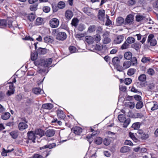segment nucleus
I'll list each match as a JSON object with an SVG mask.
<instances>
[{
  "label": "nucleus",
  "instance_id": "obj_1",
  "mask_svg": "<svg viewBox=\"0 0 158 158\" xmlns=\"http://www.w3.org/2000/svg\"><path fill=\"white\" fill-rule=\"evenodd\" d=\"M52 33V35L56 36V39L58 40L63 41L67 38L66 33L64 32L60 31L59 29L53 30Z\"/></svg>",
  "mask_w": 158,
  "mask_h": 158
},
{
  "label": "nucleus",
  "instance_id": "obj_2",
  "mask_svg": "<svg viewBox=\"0 0 158 158\" xmlns=\"http://www.w3.org/2000/svg\"><path fill=\"white\" fill-rule=\"evenodd\" d=\"M118 119L120 122L124 123L123 127H127L130 122V119L129 118L126 119L125 116L124 114H120L118 116Z\"/></svg>",
  "mask_w": 158,
  "mask_h": 158
},
{
  "label": "nucleus",
  "instance_id": "obj_3",
  "mask_svg": "<svg viewBox=\"0 0 158 158\" xmlns=\"http://www.w3.org/2000/svg\"><path fill=\"white\" fill-rule=\"evenodd\" d=\"M27 135L28 139L33 143H35L36 140L37 142L39 141L37 138V137L35 135L34 131H29L27 133Z\"/></svg>",
  "mask_w": 158,
  "mask_h": 158
},
{
  "label": "nucleus",
  "instance_id": "obj_4",
  "mask_svg": "<svg viewBox=\"0 0 158 158\" xmlns=\"http://www.w3.org/2000/svg\"><path fill=\"white\" fill-rule=\"evenodd\" d=\"M137 134L138 137L142 140H145L149 137L148 134L146 133L142 130H138Z\"/></svg>",
  "mask_w": 158,
  "mask_h": 158
},
{
  "label": "nucleus",
  "instance_id": "obj_5",
  "mask_svg": "<svg viewBox=\"0 0 158 158\" xmlns=\"http://www.w3.org/2000/svg\"><path fill=\"white\" fill-rule=\"evenodd\" d=\"M49 24L52 28L57 27L59 24V21L58 19L55 18L51 19L49 21Z\"/></svg>",
  "mask_w": 158,
  "mask_h": 158
},
{
  "label": "nucleus",
  "instance_id": "obj_6",
  "mask_svg": "<svg viewBox=\"0 0 158 158\" xmlns=\"http://www.w3.org/2000/svg\"><path fill=\"white\" fill-rule=\"evenodd\" d=\"M113 64L118 71L119 70L120 66V60L118 57H114L112 60Z\"/></svg>",
  "mask_w": 158,
  "mask_h": 158
},
{
  "label": "nucleus",
  "instance_id": "obj_7",
  "mask_svg": "<svg viewBox=\"0 0 158 158\" xmlns=\"http://www.w3.org/2000/svg\"><path fill=\"white\" fill-rule=\"evenodd\" d=\"M134 20L133 16L131 14L127 15L125 20V25H131L132 23Z\"/></svg>",
  "mask_w": 158,
  "mask_h": 158
},
{
  "label": "nucleus",
  "instance_id": "obj_8",
  "mask_svg": "<svg viewBox=\"0 0 158 158\" xmlns=\"http://www.w3.org/2000/svg\"><path fill=\"white\" fill-rule=\"evenodd\" d=\"M35 134L37 137V139L42 137L44 135V131L41 129H38L35 130L34 132Z\"/></svg>",
  "mask_w": 158,
  "mask_h": 158
},
{
  "label": "nucleus",
  "instance_id": "obj_9",
  "mask_svg": "<svg viewBox=\"0 0 158 158\" xmlns=\"http://www.w3.org/2000/svg\"><path fill=\"white\" fill-rule=\"evenodd\" d=\"M131 65V62L129 61H125L123 63V66H120L119 71H122L124 69L128 68Z\"/></svg>",
  "mask_w": 158,
  "mask_h": 158
},
{
  "label": "nucleus",
  "instance_id": "obj_10",
  "mask_svg": "<svg viewBox=\"0 0 158 158\" xmlns=\"http://www.w3.org/2000/svg\"><path fill=\"white\" fill-rule=\"evenodd\" d=\"M22 119L23 121H24L26 123L21 122L19 123L18 127L20 131H23L28 127V125L26 124L27 122L24 120L25 118H22Z\"/></svg>",
  "mask_w": 158,
  "mask_h": 158
},
{
  "label": "nucleus",
  "instance_id": "obj_11",
  "mask_svg": "<svg viewBox=\"0 0 158 158\" xmlns=\"http://www.w3.org/2000/svg\"><path fill=\"white\" fill-rule=\"evenodd\" d=\"M148 20V18L143 15H138L136 16V21L138 22L143 21L146 22H147Z\"/></svg>",
  "mask_w": 158,
  "mask_h": 158
},
{
  "label": "nucleus",
  "instance_id": "obj_12",
  "mask_svg": "<svg viewBox=\"0 0 158 158\" xmlns=\"http://www.w3.org/2000/svg\"><path fill=\"white\" fill-rule=\"evenodd\" d=\"M7 25L9 28H13L15 29V28H16L18 26L17 22L15 21H12L11 20H8L7 22Z\"/></svg>",
  "mask_w": 158,
  "mask_h": 158
},
{
  "label": "nucleus",
  "instance_id": "obj_13",
  "mask_svg": "<svg viewBox=\"0 0 158 158\" xmlns=\"http://www.w3.org/2000/svg\"><path fill=\"white\" fill-rule=\"evenodd\" d=\"M82 129L79 127H75L71 129V131L75 134L79 135L82 132Z\"/></svg>",
  "mask_w": 158,
  "mask_h": 158
},
{
  "label": "nucleus",
  "instance_id": "obj_14",
  "mask_svg": "<svg viewBox=\"0 0 158 158\" xmlns=\"http://www.w3.org/2000/svg\"><path fill=\"white\" fill-rule=\"evenodd\" d=\"M124 39V36L123 35H118L114 39V43L115 44H120L123 41Z\"/></svg>",
  "mask_w": 158,
  "mask_h": 158
},
{
  "label": "nucleus",
  "instance_id": "obj_15",
  "mask_svg": "<svg viewBox=\"0 0 158 158\" xmlns=\"http://www.w3.org/2000/svg\"><path fill=\"white\" fill-rule=\"evenodd\" d=\"M105 16V11L103 10H99L98 13V18L100 20H103Z\"/></svg>",
  "mask_w": 158,
  "mask_h": 158
},
{
  "label": "nucleus",
  "instance_id": "obj_16",
  "mask_svg": "<svg viewBox=\"0 0 158 158\" xmlns=\"http://www.w3.org/2000/svg\"><path fill=\"white\" fill-rule=\"evenodd\" d=\"M116 24L117 26H121L123 24L125 25V20L121 17H118L116 19Z\"/></svg>",
  "mask_w": 158,
  "mask_h": 158
},
{
  "label": "nucleus",
  "instance_id": "obj_17",
  "mask_svg": "<svg viewBox=\"0 0 158 158\" xmlns=\"http://www.w3.org/2000/svg\"><path fill=\"white\" fill-rule=\"evenodd\" d=\"M55 131L53 129H48L47 130L45 133L47 136L50 137L53 136L55 134Z\"/></svg>",
  "mask_w": 158,
  "mask_h": 158
},
{
  "label": "nucleus",
  "instance_id": "obj_18",
  "mask_svg": "<svg viewBox=\"0 0 158 158\" xmlns=\"http://www.w3.org/2000/svg\"><path fill=\"white\" fill-rule=\"evenodd\" d=\"M53 107V105L51 103L44 104L42 105V108L44 109L50 110Z\"/></svg>",
  "mask_w": 158,
  "mask_h": 158
},
{
  "label": "nucleus",
  "instance_id": "obj_19",
  "mask_svg": "<svg viewBox=\"0 0 158 158\" xmlns=\"http://www.w3.org/2000/svg\"><path fill=\"white\" fill-rule=\"evenodd\" d=\"M85 41L89 44H92L94 42V39L90 36H86L85 38Z\"/></svg>",
  "mask_w": 158,
  "mask_h": 158
},
{
  "label": "nucleus",
  "instance_id": "obj_20",
  "mask_svg": "<svg viewBox=\"0 0 158 158\" xmlns=\"http://www.w3.org/2000/svg\"><path fill=\"white\" fill-rule=\"evenodd\" d=\"M131 48L138 51L141 48V44L139 42H136L135 43H134L131 45Z\"/></svg>",
  "mask_w": 158,
  "mask_h": 158
},
{
  "label": "nucleus",
  "instance_id": "obj_21",
  "mask_svg": "<svg viewBox=\"0 0 158 158\" xmlns=\"http://www.w3.org/2000/svg\"><path fill=\"white\" fill-rule=\"evenodd\" d=\"M65 15L66 18L67 19L69 20L73 16V14L71 10H67L65 12Z\"/></svg>",
  "mask_w": 158,
  "mask_h": 158
},
{
  "label": "nucleus",
  "instance_id": "obj_22",
  "mask_svg": "<svg viewBox=\"0 0 158 158\" xmlns=\"http://www.w3.org/2000/svg\"><path fill=\"white\" fill-rule=\"evenodd\" d=\"M57 114L58 117L61 119H63L65 117V115L63 111L61 110H58L57 111Z\"/></svg>",
  "mask_w": 158,
  "mask_h": 158
},
{
  "label": "nucleus",
  "instance_id": "obj_23",
  "mask_svg": "<svg viewBox=\"0 0 158 158\" xmlns=\"http://www.w3.org/2000/svg\"><path fill=\"white\" fill-rule=\"evenodd\" d=\"M44 42L47 43H52L54 41V39L52 37L50 36H46L44 38Z\"/></svg>",
  "mask_w": 158,
  "mask_h": 158
},
{
  "label": "nucleus",
  "instance_id": "obj_24",
  "mask_svg": "<svg viewBox=\"0 0 158 158\" xmlns=\"http://www.w3.org/2000/svg\"><path fill=\"white\" fill-rule=\"evenodd\" d=\"M143 117V114L141 113H135L131 115V117L135 118H141Z\"/></svg>",
  "mask_w": 158,
  "mask_h": 158
},
{
  "label": "nucleus",
  "instance_id": "obj_25",
  "mask_svg": "<svg viewBox=\"0 0 158 158\" xmlns=\"http://www.w3.org/2000/svg\"><path fill=\"white\" fill-rule=\"evenodd\" d=\"M56 146V144L55 143H53L51 144H49L48 145H45L42 147H40V149L42 150L44 148H49V149H52L55 147Z\"/></svg>",
  "mask_w": 158,
  "mask_h": 158
},
{
  "label": "nucleus",
  "instance_id": "obj_26",
  "mask_svg": "<svg viewBox=\"0 0 158 158\" xmlns=\"http://www.w3.org/2000/svg\"><path fill=\"white\" fill-rule=\"evenodd\" d=\"M52 60L51 58L48 59H46L44 61V67H48L51 64Z\"/></svg>",
  "mask_w": 158,
  "mask_h": 158
},
{
  "label": "nucleus",
  "instance_id": "obj_27",
  "mask_svg": "<svg viewBox=\"0 0 158 158\" xmlns=\"http://www.w3.org/2000/svg\"><path fill=\"white\" fill-rule=\"evenodd\" d=\"M47 52V50L45 48H39L37 51V53L38 54L44 55Z\"/></svg>",
  "mask_w": 158,
  "mask_h": 158
},
{
  "label": "nucleus",
  "instance_id": "obj_28",
  "mask_svg": "<svg viewBox=\"0 0 158 158\" xmlns=\"http://www.w3.org/2000/svg\"><path fill=\"white\" fill-rule=\"evenodd\" d=\"M10 116V114L9 112H5L1 116V118L4 120H6L9 118Z\"/></svg>",
  "mask_w": 158,
  "mask_h": 158
},
{
  "label": "nucleus",
  "instance_id": "obj_29",
  "mask_svg": "<svg viewBox=\"0 0 158 158\" xmlns=\"http://www.w3.org/2000/svg\"><path fill=\"white\" fill-rule=\"evenodd\" d=\"M124 56L125 59L129 60L132 58V54L130 52H126L124 53Z\"/></svg>",
  "mask_w": 158,
  "mask_h": 158
},
{
  "label": "nucleus",
  "instance_id": "obj_30",
  "mask_svg": "<svg viewBox=\"0 0 158 158\" xmlns=\"http://www.w3.org/2000/svg\"><path fill=\"white\" fill-rule=\"evenodd\" d=\"M10 134L13 138L15 139L18 136V132L17 131H14L10 132Z\"/></svg>",
  "mask_w": 158,
  "mask_h": 158
},
{
  "label": "nucleus",
  "instance_id": "obj_31",
  "mask_svg": "<svg viewBox=\"0 0 158 158\" xmlns=\"http://www.w3.org/2000/svg\"><path fill=\"white\" fill-rule=\"evenodd\" d=\"M129 135L134 142L137 143L139 142V140L135 137L133 133L130 132L129 133Z\"/></svg>",
  "mask_w": 158,
  "mask_h": 158
},
{
  "label": "nucleus",
  "instance_id": "obj_32",
  "mask_svg": "<svg viewBox=\"0 0 158 158\" xmlns=\"http://www.w3.org/2000/svg\"><path fill=\"white\" fill-rule=\"evenodd\" d=\"M79 21L77 18H74L72 19L71 24L72 26L76 27L78 25Z\"/></svg>",
  "mask_w": 158,
  "mask_h": 158
},
{
  "label": "nucleus",
  "instance_id": "obj_33",
  "mask_svg": "<svg viewBox=\"0 0 158 158\" xmlns=\"http://www.w3.org/2000/svg\"><path fill=\"white\" fill-rule=\"evenodd\" d=\"M126 41L128 44H131L135 43V39L134 37L130 36L127 38Z\"/></svg>",
  "mask_w": 158,
  "mask_h": 158
},
{
  "label": "nucleus",
  "instance_id": "obj_34",
  "mask_svg": "<svg viewBox=\"0 0 158 158\" xmlns=\"http://www.w3.org/2000/svg\"><path fill=\"white\" fill-rule=\"evenodd\" d=\"M135 103L133 102H127L125 104V106L131 109H133L135 107Z\"/></svg>",
  "mask_w": 158,
  "mask_h": 158
},
{
  "label": "nucleus",
  "instance_id": "obj_35",
  "mask_svg": "<svg viewBox=\"0 0 158 158\" xmlns=\"http://www.w3.org/2000/svg\"><path fill=\"white\" fill-rule=\"evenodd\" d=\"M130 151V148L127 146L123 147L120 150V152L122 153H126L129 152Z\"/></svg>",
  "mask_w": 158,
  "mask_h": 158
},
{
  "label": "nucleus",
  "instance_id": "obj_36",
  "mask_svg": "<svg viewBox=\"0 0 158 158\" xmlns=\"http://www.w3.org/2000/svg\"><path fill=\"white\" fill-rule=\"evenodd\" d=\"M140 81V84L142 87L147 86L148 85V81H146V80H139Z\"/></svg>",
  "mask_w": 158,
  "mask_h": 158
},
{
  "label": "nucleus",
  "instance_id": "obj_37",
  "mask_svg": "<svg viewBox=\"0 0 158 158\" xmlns=\"http://www.w3.org/2000/svg\"><path fill=\"white\" fill-rule=\"evenodd\" d=\"M151 59L149 57H144L141 59V62L144 64L147 63L151 61Z\"/></svg>",
  "mask_w": 158,
  "mask_h": 158
},
{
  "label": "nucleus",
  "instance_id": "obj_38",
  "mask_svg": "<svg viewBox=\"0 0 158 158\" xmlns=\"http://www.w3.org/2000/svg\"><path fill=\"white\" fill-rule=\"evenodd\" d=\"M7 26V22L5 19H0V27L3 28Z\"/></svg>",
  "mask_w": 158,
  "mask_h": 158
},
{
  "label": "nucleus",
  "instance_id": "obj_39",
  "mask_svg": "<svg viewBox=\"0 0 158 158\" xmlns=\"http://www.w3.org/2000/svg\"><path fill=\"white\" fill-rule=\"evenodd\" d=\"M43 21V19L42 18H38L36 19L35 24L37 26L40 25L42 24Z\"/></svg>",
  "mask_w": 158,
  "mask_h": 158
},
{
  "label": "nucleus",
  "instance_id": "obj_40",
  "mask_svg": "<svg viewBox=\"0 0 158 158\" xmlns=\"http://www.w3.org/2000/svg\"><path fill=\"white\" fill-rule=\"evenodd\" d=\"M140 124L139 122H136L133 124L131 127L134 129H138L140 127Z\"/></svg>",
  "mask_w": 158,
  "mask_h": 158
},
{
  "label": "nucleus",
  "instance_id": "obj_41",
  "mask_svg": "<svg viewBox=\"0 0 158 158\" xmlns=\"http://www.w3.org/2000/svg\"><path fill=\"white\" fill-rule=\"evenodd\" d=\"M96 30V26L94 25H90L88 28V31L89 33H92Z\"/></svg>",
  "mask_w": 158,
  "mask_h": 158
},
{
  "label": "nucleus",
  "instance_id": "obj_42",
  "mask_svg": "<svg viewBox=\"0 0 158 158\" xmlns=\"http://www.w3.org/2000/svg\"><path fill=\"white\" fill-rule=\"evenodd\" d=\"M129 47V45L126 41L122 45L121 48L123 50L128 48Z\"/></svg>",
  "mask_w": 158,
  "mask_h": 158
},
{
  "label": "nucleus",
  "instance_id": "obj_43",
  "mask_svg": "<svg viewBox=\"0 0 158 158\" xmlns=\"http://www.w3.org/2000/svg\"><path fill=\"white\" fill-rule=\"evenodd\" d=\"M85 28V27L84 24L81 23L78 27V30L81 31H82Z\"/></svg>",
  "mask_w": 158,
  "mask_h": 158
},
{
  "label": "nucleus",
  "instance_id": "obj_44",
  "mask_svg": "<svg viewBox=\"0 0 158 158\" xmlns=\"http://www.w3.org/2000/svg\"><path fill=\"white\" fill-rule=\"evenodd\" d=\"M121 83L123 82L126 85H129L132 82V80H120Z\"/></svg>",
  "mask_w": 158,
  "mask_h": 158
},
{
  "label": "nucleus",
  "instance_id": "obj_45",
  "mask_svg": "<svg viewBox=\"0 0 158 158\" xmlns=\"http://www.w3.org/2000/svg\"><path fill=\"white\" fill-rule=\"evenodd\" d=\"M32 92L35 94H40L41 91L40 89L38 88H35L32 90Z\"/></svg>",
  "mask_w": 158,
  "mask_h": 158
},
{
  "label": "nucleus",
  "instance_id": "obj_46",
  "mask_svg": "<svg viewBox=\"0 0 158 158\" xmlns=\"http://www.w3.org/2000/svg\"><path fill=\"white\" fill-rule=\"evenodd\" d=\"M102 139L100 137L96 138L94 140V142L97 144H100L102 143Z\"/></svg>",
  "mask_w": 158,
  "mask_h": 158
},
{
  "label": "nucleus",
  "instance_id": "obj_47",
  "mask_svg": "<svg viewBox=\"0 0 158 158\" xmlns=\"http://www.w3.org/2000/svg\"><path fill=\"white\" fill-rule=\"evenodd\" d=\"M135 71V69H129L127 71V74L128 75L131 76L133 75Z\"/></svg>",
  "mask_w": 158,
  "mask_h": 158
},
{
  "label": "nucleus",
  "instance_id": "obj_48",
  "mask_svg": "<svg viewBox=\"0 0 158 158\" xmlns=\"http://www.w3.org/2000/svg\"><path fill=\"white\" fill-rule=\"evenodd\" d=\"M131 64L132 65H135L137 64V59L135 57H133L131 58Z\"/></svg>",
  "mask_w": 158,
  "mask_h": 158
},
{
  "label": "nucleus",
  "instance_id": "obj_49",
  "mask_svg": "<svg viewBox=\"0 0 158 158\" xmlns=\"http://www.w3.org/2000/svg\"><path fill=\"white\" fill-rule=\"evenodd\" d=\"M16 81V80H13L12 82H10L9 83L10 84L9 86L10 89L11 90H15V87L13 85V83H15Z\"/></svg>",
  "mask_w": 158,
  "mask_h": 158
},
{
  "label": "nucleus",
  "instance_id": "obj_50",
  "mask_svg": "<svg viewBox=\"0 0 158 158\" xmlns=\"http://www.w3.org/2000/svg\"><path fill=\"white\" fill-rule=\"evenodd\" d=\"M38 54L35 53H31V60L33 61L37 59Z\"/></svg>",
  "mask_w": 158,
  "mask_h": 158
},
{
  "label": "nucleus",
  "instance_id": "obj_51",
  "mask_svg": "<svg viewBox=\"0 0 158 158\" xmlns=\"http://www.w3.org/2000/svg\"><path fill=\"white\" fill-rule=\"evenodd\" d=\"M143 106V103L142 102L139 101L136 104V108L138 109L141 108Z\"/></svg>",
  "mask_w": 158,
  "mask_h": 158
},
{
  "label": "nucleus",
  "instance_id": "obj_52",
  "mask_svg": "<svg viewBox=\"0 0 158 158\" xmlns=\"http://www.w3.org/2000/svg\"><path fill=\"white\" fill-rule=\"evenodd\" d=\"M69 49L70 52L72 53L75 52L77 51L76 48L74 46H70Z\"/></svg>",
  "mask_w": 158,
  "mask_h": 158
},
{
  "label": "nucleus",
  "instance_id": "obj_53",
  "mask_svg": "<svg viewBox=\"0 0 158 158\" xmlns=\"http://www.w3.org/2000/svg\"><path fill=\"white\" fill-rule=\"evenodd\" d=\"M35 18V15L33 13H31L29 15L28 19L30 21H33Z\"/></svg>",
  "mask_w": 158,
  "mask_h": 158
},
{
  "label": "nucleus",
  "instance_id": "obj_54",
  "mask_svg": "<svg viewBox=\"0 0 158 158\" xmlns=\"http://www.w3.org/2000/svg\"><path fill=\"white\" fill-rule=\"evenodd\" d=\"M65 6V4L64 2L60 1L58 4V7L60 9L64 8Z\"/></svg>",
  "mask_w": 158,
  "mask_h": 158
},
{
  "label": "nucleus",
  "instance_id": "obj_55",
  "mask_svg": "<svg viewBox=\"0 0 158 158\" xmlns=\"http://www.w3.org/2000/svg\"><path fill=\"white\" fill-rule=\"evenodd\" d=\"M148 85L147 86L149 89H153L154 87V84L151 81H149L148 82Z\"/></svg>",
  "mask_w": 158,
  "mask_h": 158
},
{
  "label": "nucleus",
  "instance_id": "obj_56",
  "mask_svg": "<svg viewBox=\"0 0 158 158\" xmlns=\"http://www.w3.org/2000/svg\"><path fill=\"white\" fill-rule=\"evenodd\" d=\"M94 41L98 42L101 40V36L99 34H97L94 35Z\"/></svg>",
  "mask_w": 158,
  "mask_h": 158
},
{
  "label": "nucleus",
  "instance_id": "obj_57",
  "mask_svg": "<svg viewBox=\"0 0 158 158\" xmlns=\"http://www.w3.org/2000/svg\"><path fill=\"white\" fill-rule=\"evenodd\" d=\"M103 41L104 44H107L110 42L111 40L109 37L104 38Z\"/></svg>",
  "mask_w": 158,
  "mask_h": 158
},
{
  "label": "nucleus",
  "instance_id": "obj_58",
  "mask_svg": "<svg viewBox=\"0 0 158 158\" xmlns=\"http://www.w3.org/2000/svg\"><path fill=\"white\" fill-rule=\"evenodd\" d=\"M102 48L103 47L102 46L98 44H96L94 46V48L95 49L98 51L101 50Z\"/></svg>",
  "mask_w": 158,
  "mask_h": 158
},
{
  "label": "nucleus",
  "instance_id": "obj_59",
  "mask_svg": "<svg viewBox=\"0 0 158 158\" xmlns=\"http://www.w3.org/2000/svg\"><path fill=\"white\" fill-rule=\"evenodd\" d=\"M148 74L150 75H153L155 73L154 70L152 68H149L148 70Z\"/></svg>",
  "mask_w": 158,
  "mask_h": 158
},
{
  "label": "nucleus",
  "instance_id": "obj_60",
  "mask_svg": "<svg viewBox=\"0 0 158 158\" xmlns=\"http://www.w3.org/2000/svg\"><path fill=\"white\" fill-rule=\"evenodd\" d=\"M8 152H10L12 151H13L14 148L12 145H10L8 146L7 147V149H6Z\"/></svg>",
  "mask_w": 158,
  "mask_h": 158
},
{
  "label": "nucleus",
  "instance_id": "obj_61",
  "mask_svg": "<svg viewBox=\"0 0 158 158\" xmlns=\"http://www.w3.org/2000/svg\"><path fill=\"white\" fill-rule=\"evenodd\" d=\"M43 10L45 13H48L50 10V7L49 6H44L43 8Z\"/></svg>",
  "mask_w": 158,
  "mask_h": 158
},
{
  "label": "nucleus",
  "instance_id": "obj_62",
  "mask_svg": "<svg viewBox=\"0 0 158 158\" xmlns=\"http://www.w3.org/2000/svg\"><path fill=\"white\" fill-rule=\"evenodd\" d=\"M103 143L105 145H108L110 144V141L107 138H105L104 139Z\"/></svg>",
  "mask_w": 158,
  "mask_h": 158
},
{
  "label": "nucleus",
  "instance_id": "obj_63",
  "mask_svg": "<svg viewBox=\"0 0 158 158\" xmlns=\"http://www.w3.org/2000/svg\"><path fill=\"white\" fill-rule=\"evenodd\" d=\"M149 42L150 43V45L151 46H154L157 44V41L156 40L154 39L151 40Z\"/></svg>",
  "mask_w": 158,
  "mask_h": 158
},
{
  "label": "nucleus",
  "instance_id": "obj_64",
  "mask_svg": "<svg viewBox=\"0 0 158 158\" xmlns=\"http://www.w3.org/2000/svg\"><path fill=\"white\" fill-rule=\"evenodd\" d=\"M32 158H44V157L39 154H35L34 155Z\"/></svg>",
  "mask_w": 158,
  "mask_h": 158
}]
</instances>
